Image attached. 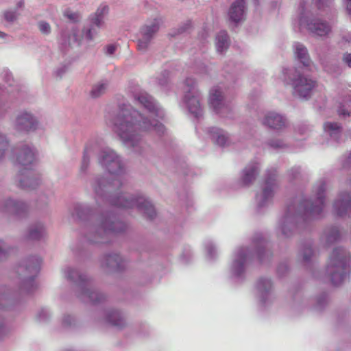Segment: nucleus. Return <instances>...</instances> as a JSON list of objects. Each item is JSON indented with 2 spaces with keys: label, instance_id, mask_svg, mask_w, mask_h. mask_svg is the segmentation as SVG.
Segmentation results:
<instances>
[{
  "label": "nucleus",
  "instance_id": "obj_26",
  "mask_svg": "<svg viewBox=\"0 0 351 351\" xmlns=\"http://www.w3.org/2000/svg\"><path fill=\"white\" fill-rule=\"evenodd\" d=\"M245 6L244 0H237L232 3L228 12L229 19L235 23L242 21L245 15Z\"/></svg>",
  "mask_w": 351,
  "mask_h": 351
},
{
  "label": "nucleus",
  "instance_id": "obj_30",
  "mask_svg": "<svg viewBox=\"0 0 351 351\" xmlns=\"http://www.w3.org/2000/svg\"><path fill=\"white\" fill-rule=\"evenodd\" d=\"M103 143V139L98 136L91 137L86 143L83 155H87L90 156L97 152Z\"/></svg>",
  "mask_w": 351,
  "mask_h": 351
},
{
  "label": "nucleus",
  "instance_id": "obj_47",
  "mask_svg": "<svg viewBox=\"0 0 351 351\" xmlns=\"http://www.w3.org/2000/svg\"><path fill=\"white\" fill-rule=\"evenodd\" d=\"M3 16L5 21L14 22L19 17V13L16 10H6L4 12Z\"/></svg>",
  "mask_w": 351,
  "mask_h": 351
},
{
  "label": "nucleus",
  "instance_id": "obj_6",
  "mask_svg": "<svg viewBox=\"0 0 351 351\" xmlns=\"http://www.w3.org/2000/svg\"><path fill=\"white\" fill-rule=\"evenodd\" d=\"M62 272L64 278L73 285L77 298L83 302L99 304L106 300V295L97 291L91 279L77 268L66 266Z\"/></svg>",
  "mask_w": 351,
  "mask_h": 351
},
{
  "label": "nucleus",
  "instance_id": "obj_11",
  "mask_svg": "<svg viewBox=\"0 0 351 351\" xmlns=\"http://www.w3.org/2000/svg\"><path fill=\"white\" fill-rule=\"evenodd\" d=\"M162 23V18L158 16L147 21L140 27L137 39V49L139 51H147Z\"/></svg>",
  "mask_w": 351,
  "mask_h": 351
},
{
  "label": "nucleus",
  "instance_id": "obj_13",
  "mask_svg": "<svg viewBox=\"0 0 351 351\" xmlns=\"http://www.w3.org/2000/svg\"><path fill=\"white\" fill-rule=\"evenodd\" d=\"M209 104L213 110L222 118L233 119L232 104L225 99L221 88L216 86L210 91Z\"/></svg>",
  "mask_w": 351,
  "mask_h": 351
},
{
  "label": "nucleus",
  "instance_id": "obj_5",
  "mask_svg": "<svg viewBox=\"0 0 351 351\" xmlns=\"http://www.w3.org/2000/svg\"><path fill=\"white\" fill-rule=\"evenodd\" d=\"M252 245L253 250L240 247L234 253L232 261L230 265V275L232 278L242 279L248 264L254 257L256 256L261 262H265L271 256L268 243L261 234L254 235Z\"/></svg>",
  "mask_w": 351,
  "mask_h": 351
},
{
  "label": "nucleus",
  "instance_id": "obj_23",
  "mask_svg": "<svg viewBox=\"0 0 351 351\" xmlns=\"http://www.w3.org/2000/svg\"><path fill=\"white\" fill-rule=\"evenodd\" d=\"M105 321L119 329L124 328L127 324L124 315L119 310L115 308L106 311Z\"/></svg>",
  "mask_w": 351,
  "mask_h": 351
},
{
  "label": "nucleus",
  "instance_id": "obj_33",
  "mask_svg": "<svg viewBox=\"0 0 351 351\" xmlns=\"http://www.w3.org/2000/svg\"><path fill=\"white\" fill-rule=\"evenodd\" d=\"M315 256V252L313 249L312 243L307 242L304 243L300 251L299 256L302 258V262L305 265L311 263Z\"/></svg>",
  "mask_w": 351,
  "mask_h": 351
},
{
  "label": "nucleus",
  "instance_id": "obj_55",
  "mask_svg": "<svg viewBox=\"0 0 351 351\" xmlns=\"http://www.w3.org/2000/svg\"><path fill=\"white\" fill-rule=\"evenodd\" d=\"M74 318L71 315H66L63 318V324L66 326H70L74 322Z\"/></svg>",
  "mask_w": 351,
  "mask_h": 351
},
{
  "label": "nucleus",
  "instance_id": "obj_61",
  "mask_svg": "<svg viewBox=\"0 0 351 351\" xmlns=\"http://www.w3.org/2000/svg\"><path fill=\"white\" fill-rule=\"evenodd\" d=\"M24 5H25L24 0H20L16 3V8L22 9V8H23Z\"/></svg>",
  "mask_w": 351,
  "mask_h": 351
},
{
  "label": "nucleus",
  "instance_id": "obj_25",
  "mask_svg": "<svg viewBox=\"0 0 351 351\" xmlns=\"http://www.w3.org/2000/svg\"><path fill=\"white\" fill-rule=\"evenodd\" d=\"M341 239L339 228L336 226H330L325 228L321 236V241L325 245L329 246Z\"/></svg>",
  "mask_w": 351,
  "mask_h": 351
},
{
  "label": "nucleus",
  "instance_id": "obj_31",
  "mask_svg": "<svg viewBox=\"0 0 351 351\" xmlns=\"http://www.w3.org/2000/svg\"><path fill=\"white\" fill-rule=\"evenodd\" d=\"M340 117L346 118L351 116V90H349L344 96L337 109Z\"/></svg>",
  "mask_w": 351,
  "mask_h": 351
},
{
  "label": "nucleus",
  "instance_id": "obj_9",
  "mask_svg": "<svg viewBox=\"0 0 351 351\" xmlns=\"http://www.w3.org/2000/svg\"><path fill=\"white\" fill-rule=\"evenodd\" d=\"M183 92L182 103L191 114L196 119H199L203 114L201 105L202 95L195 78L192 77L186 78L184 82Z\"/></svg>",
  "mask_w": 351,
  "mask_h": 351
},
{
  "label": "nucleus",
  "instance_id": "obj_2",
  "mask_svg": "<svg viewBox=\"0 0 351 351\" xmlns=\"http://www.w3.org/2000/svg\"><path fill=\"white\" fill-rule=\"evenodd\" d=\"M98 162L110 174L118 176L119 178L108 182L102 176H96L91 182L96 197L116 207L136 208L149 219H153L156 216L154 204L142 193H113L115 189H119L123 185V180L120 176L125 173V164L121 156L112 149L106 147L100 151Z\"/></svg>",
  "mask_w": 351,
  "mask_h": 351
},
{
  "label": "nucleus",
  "instance_id": "obj_50",
  "mask_svg": "<svg viewBox=\"0 0 351 351\" xmlns=\"http://www.w3.org/2000/svg\"><path fill=\"white\" fill-rule=\"evenodd\" d=\"M117 49V45L116 44H109L105 46L103 49L105 55L108 56H110L114 54L115 51Z\"/></svg>",
  "mask_w": 351,
  "mask_h": 351
},
{
  "label": "nucleus",
  "instance_id": "obj_49",
  "mask_svg": "<svg viewBox=\"0 0 351 351\" xmlns=\"http://www.w3.org/2000/svg\"><path fill=\"white\" fill-rule=\"evenodd\" d=\"M301 173V168L298 166L292 167L288 171V176L290 180L297 179Z\"/></svg>",
  "mask_w": 351,
  "mask_h": 351
},
{
  "label": "nucleus",
  "instance_id": "obj_38",
  "mask_svg": "<svg viewBox=\"0 0 351 351\" xmlns=\"http://www.w3.org/2000/svg\"><path fill=\"white\" fill-rule=\"evenodd\" d=\"M108 85L109 84L107 80H102L98 82L93 86L90 95L93 98L99 97L106 92Z\"/></svg>",
  "mask_w": 351,
  "mask_h": 351
},
{
  "label": "nucleus",
  "instance_id": "obj_60",
  "mask_svg": "<svg viewBox=\"0 0 351 351\" xmlns=\"http://www.w3.org/2000/svg\"><path fill=\"white\" fill-rule=\"evenodd\" d=\"M4 331V322L1 315H0V336L3 333Z\"/></svg>",
  "mask_w": 351,
  "mask_h": 351
},
{
  "label": "nucleus",
  "instance_id": "obj_27",
  "mask_svg": "<svg viewBox=\"0 0 351 351\" xmlns=\"http://www.w3.org/2000/svg\"><path fill=\"white\" fill-rule=\"evenodd\" d=\"M109 8L107 5H101L96 12L90 16V21L93 25L100 29L104 25V17L108 13Z\"/></svg>",
  "mask_w": 351,
  "mask_h": 351
},
{
  "label": "nucleus",
  "instance_id": "obj_45",
  "mask_svg": "<svg viewBox=\"0 0 351 351\" xmlns=\"http://www.w3.org/2000/svg\"><path fill=\"white\" fill-rule=\"evenodd\" d=\"M204 246L207 252V256L211 259L214 258L217 254V251L212 241H206L204 243Z\"/></svg>",
  "mask_w": 351,
  "mask_h": 351
},
{
  "label": "nucleus",
  "instance_id": "obj_40",
  "mask_svg": "<svg viewBox=\"0 0 351 351\" xmlns=\"http://www.w3.org/2000/svg\"><path fill=\"white\" fill-rule=\"evenodd\" d=\"M10 147V141L7 136L0 132V161L5 158Z\"/></svg>",
  "mask_w": 351,
  "mask_h": 351
},
{
  "label": "nucleus",
  "instance_id": "obj_57",
  "mask_svg": "<svg viewBox=\"0 0 351 351\" xmlns=\"http://www.w3.org/2000/svg\"><path fill=\"white\" fill-rule=\"evenodd\" d=\"M343 3L346 6L347 14L351 18V0H343Z\"/></svg>",
  "mask_w": 351,
  "mask_h": 351
},
{
  "label": "nucleus",
  "instance_id": "obj_32",
  "mask_svg": "<svg viewBox=\"0 0 351 351\" xmlns=\"http://www.w3.org/2000/svg\"><path fill=\"white\" fill-rule=\"evenodd\" d=\"M319 62L322 65L324 70L329 74L339 76L342 73V68L337 62L327 61L323 58L319 59Z\"/></svg>",
  "mask_w": 351,
  "mask_h": 351
},
{
  "label": "nucleus",
  "instance_id": "obj_59",
  "mask_svg": "<svg viewBox=\"0 0 351 351\" xmlns=\"http://www.w3.org/2000/svg\"><path fill=\"white\" fill-rule=\"evenodd\" d=\"M330 0H316V3L319 8L323 7L325 4H327Z\"/></svg>",
  "mask_w": 351,
  "mask_h": 351
},
{
  "label": "nucleus",
  "instance_id": "obj_37",
  "mask_svg": "<svg viewBox=\"0 0 351 351\" xmlns=\"http://www.w3.org/2000/svg\"><path fill=\"white\" fill-rule=\"evenodd\" d=\"M228 35L226 31H221L216 37V48L218 53H222L229 47Z\"/></svg>",
  "mask_w": 351,
  "mask_h": 351
},
{
  "label": "nucleus",
  "instance_id": "obj_34",
  "mask_svg": "<svg viewBox=\"0 0 351 351\" xmlns=\"http://www.w3.org/2000/svg\"><path fill=\"white\" fill-rule=\"evenodd\" d=\"M99 30L95 25L92 23L89 25L84 26L82 29L81 38L84 39L87 43L93 42L99 34Z\"/></svg>",
  "mask_w": 351,
  "mask_h": 351
},
{
  "label": "nucleus",
  "instance_id": "obj_46",
  "mask_svg": "<svg viewBox=\"0 0 351 351\" xmlns=\"http://www.w3.org/2000/svg\"><path fill=\"white\" fill-rule=\"evenodd\" d=\"M268 145L271 148L279 150L286 147V144L282 140L272 139L268 142Z\"/></svg>",
  "mask_w": 351,
  "mask_h": 351
},
{
  "label": "nucleus",
  "instance_id": "obj_29",
  "mask_svg": "<svg viewBox=\"0 0 351 351\" xmlns=\"http://www.w3.org/2000/svg\"><path fill=\"white\" fill-rule=\"evenodd\" d=\"M46 235V228L41 222H36L32 224L28 230L27 237L31 240H40Z\"/></svg>",
  "mask_w": 351,
  "mask_h": 351
},
{
  "label": "nucleus",
  "instance_id": "obj_14",
  "mask_svg": "<svg viewBox=\"0 0 351 351\" xmlns=\"http://www.w3.org/2000/svg\"><path fill=\"white\" fill-rule=\"evenodd\" d=\"M276 170L269 169L267 172L265 181L260 193L256 195V208L258 211L267 206L274 196V189L276 186Z\"/></svg>",
  "mask_w": 351,
  "mask_h": 351
},
{
  "label": "nucleus",
  "instance_id": "obj_51",
  "mask_svg": "<svg viewBox=\"0 0 351 351\" xmlns=\"http://www.w3.org/2000/svg\"><path fill=\"white\" fill-rule=\"evenodd\" d=\"M64 16L73 22L77 21L80 18L78 13L73 12L70 10H66L64 12Z\"/></svg>",
  "mask_w": 351,
  "mask_h": 351
},
{
  "label": "nucleus",
  "instance_id": "obj_43",
  "mask_svg": "<svg viewBox=\"0 0 351 351\" xmlns=\"http://www.w3.org/2000/svg\"><path fill=\"white\" fill-rule=\"evenodd\" d=\"M191 27V22L190 21H188L186 23L181 25L178 29L172 30L171 32H169V35L173 37L176 36V35L183 34L186 32Z\"/></svg>",
  "mask_w": 351,
  "mask_h": 351
},
{
  "label": "nucleus",
  "instance_id": "obj_20",
  "mask_svg": "<svg viewBox=\"0 0 351 351\" xmlns=\"http://www.w3.org/2000/svg\"><path fill=\"white\" fill-rule=\"evenodd\" d=\"M101 267L107 271H117L123 269L127 260L119 254L112 253L104 256L101 259Z\"/></svg>",
  "mask_w": 351,
  "mask_h": 351
},
{
  "label": "nucleus",
  "instance_id": "obj_52",
  "mask_svg": "<svg viewBox=\"0 0 351 351\" xmlns=\"http://www.w3.org/2000/svg\"><path fill=\"white\" fill-rule=\"evenodd\" d=\"M50 317L49 312L46 309H42L38 312L37 318L40 322H44Z\"/></svg>",
  "mask_w": 351,
  "mask_h": 351
},
{
  "label": "nucleus",
  "instance_id": "obj_48",
  "mask_svg": "<svg viewBox=\"0 0 351 351\" xmlns=\"http://www.w3.org/2000/svg\"><path fill=\"white\" fill-rule=\"evenodd\" d=\"M8 245L2 240H0V260L5 258L9 254Z\"/></svg>",
  "mask_w": 351,
  "mask_h": 351
},
{
  "label": "nucleus",
  "instance_id": "obj_41",
  "mask_svg": "<svg viewBox=\"0 0 351 351\" xmlns=\"http://www.w3.org/2000/svg\"><path fill=\"white\" fill-rule=\"evenodd\" d=\"M90 158L89 156L83 155L79 171V175L80 177H84L87 174L90 166Z\"/></svg>",
  "mask_w": 351,
  "mask_h": 351
},
{
  "label": "nucleus",
  "instance_id": "obj_8",
  "mask_svg": "<svg viewBox=\"0 0 351 351\" xmlns=\"http://www.w3.org/2000/svg\"><path fill=\"white\" fill-rule=\"evenodd\" d=\"M282 80L292 87L293 96L308 99L317 84L309 76L304 75L294 68H285L282 71Z\"/></svg>",
  "mask_w": 351,
  "mask_h": 351
},
{
  "label": "nucleus",
  "instance_id": "obj_63",
  "mask_svg": "<svg viewBox=\"0 0 351 351\" xmlns=\"http://www.w3.org/2000/svg\"><path fill=\"white\" fill-rule=\"evenodd\" d=\"M348 162L351 163V153L350 154L348 158Z\"/></svg>",
  "mask_w": 351,
  "mask_h": 351
},
{
  "label": "nucleus",
  "instance_id": "obj_53",
  "mask_svg": "<svg viewBox=\"0 0 351 351\" xmlns=\"http://www.w3.org/2000/svg\"><path fill=\"white\" fill-rule=\"evenodd\" d=\"M288 269L287 263H281L278 267L277 273L279 276H282L288 271Z\"/></svg>",
  "mask_w": 351,
  "mask_h": 351
},
{
  "label": "nucleus",
  "instance_id": "obj_28",
  "mask_svg": "<svg viewBox=\"0 0 351 351\" xmlns=\"http://www.w3.org/2000/svg\"><path fill=\"white\" fill-rule=\"evenodd\" d=\"M293 48L295 56L300 62L304 66H309L311 61L306 47L302 43H295L293 45Z\"/></svg>",
  "mask_w": 351,
  "mask_h": 351
},
{
  "label": "nucleus",
  "instance_id": "obj_19",
  "mask_svg": "<svg viewBox=\"0 0 351 351\" xmlns=\"http://www.w3.org/2000/svg\"><path fill=\"white\" fill-rule=\"evenodd\" d=\"M36 160V150L33 146L27 144H23L17 148L16 160V162L23 167L24 169L33 165Z\"/></svg>",
  "mask_w": 351,
  "mask_h": 351
},
{
  "label": "nucleus",
  "instance_id": "obj_35",
  "mask_svg": "<svg viewBox=\"0 0 351 351\" xmlns=\"http://www.w3.org/2000/svg\"><path fill=\"white\" fill-rule=\"evenodd\" d=\"M71 34L73 37L74 41L77 42L80 44L82 39L77 37L76 29H72ZM71 40V32H69L66 29H62L60 32V36L59 38L60 44L62 47H66L70 45Z\"/></svg>",
  "mask_w": 351,
  "mask_h": 351
},
{
  "label": "nucleus",
  "instance_id": "obj_18",
  "mask_svg": "<svg viewBox=\"0 0 351 351\" xmlns=\"http://www.w3.org/2000/svg\"><path fill=\"white\" fill-rule=\"evenodd\" d=\"M262 124L271 130L280 132L287 128V119L282 114L274 111L267 112L263 119Z\"/></svg>",
  "mask_w": 351,
  "mask_h": 351
},
{
  "label": "nucleus",
  "instance_id": "obj_24",
  "mask_svg": "<svg viewBox=\"0 0 351 351\" xmlns=\"http://www.w3.org/2000/svg\"><path fill=\"white\" fill-rule=\"evenodd\" d=\"M207 132L212 141L219 146H228L231 143L229 134L220 128L211 127L208 128Z\"/></svg>",
  "mask_w": 351,
  "mask_h": 351
},
{
  "label": "nucleus",
  "instance_id": "obj_62",
  "mask_svg": "<svg viewBox=\"0 0 351 351\" xmlns=\"http://www.w3.org/2000/svg\"><path fill=\"white\" fill-rule=\"evenodd\" d=\"M348 38H347L346 40L350 42L351 41V34H348Z\"/></svg>",
  "mask_w": 351,
  "mask_h": 351
},
{
  "label": "nucleus",
  "instance_id": "obj_54",
  "mask_svg": "<svg viewBox=\"0 0 351 351\" xmlns=\"http://www.w3.org/2000/svg\"><path fill=\"white\" fill-rule=\"evenodd\" d=\"M343 62L349 67H351V53H345L342 56Z\"/></svg>",
  "mask_w": 351,
  "mask_h": 351
},
{
  "label": "nucleus",
  "instance_id": "obj_22",
  "mask_svg": "<svg viewBox=\"0 0 351 351\" xmlns=\"http://www.w3.org/2000/svg\"><path fill=\"white\" fill-rule=\"evenodd\" d=\"M260 172V165L257 162L247 164L241 175V182L243 186H249L254 182Z\"/></svg>",
  "mask_w": 351,
  "mask_h": 351
},
{
  "label": "nucleus",
  "instance_id": "obj_64",
  "mask_svg": "<svg viewBox=\"0 0 351 351\" xmlns=\"http://www.w3.org/2000/svg\"><path fill=\"white\" fill-rule=\"evenodd\" d=\"M5 36V34L0 31V37L3 38Z\"/></svg>",
  "mask_w": 351,
  "mask_h": 351
},
{
  "label": "nucleus",
  "instance_id": "obj_21",
  "mask_svg": "<svg viewBox=\"0 0 351 351\" xmlns=\"http://www.w3.org/2000/svg\"><path fill=\"white\" fill-rule=\"evenodd\" d=\"M256 289L257 296L263 304L270 301L273 290V283L271 279L263 277L259 278Z\"/></svg>",
  "mask_w": 351,
  "mask_h": 351
},
{
  "label": "nucleus",
  "instance_id": "obj_42",
  "mask_svg": "<svg viewBox=\"0 0 351 351\" xmlns=\"http://www.w3.org/2000/svg\"><path fill=\"white\" fill-rule=\"evenodd\" d=\"M170 81V73L168 71H162L159 77H158V84L164 88H168L169 84Z\"/></svg>",
  "mask_w": 351,
  "mask_h": 351
},
{
  "label": "nucleus",
  "instance_id": "obj_58",
  "mask_svg": "<svg viewBox=\"0 0 351 351\" xmlns=\"http://www.w3.org/2000/svg\"><path fill=\"white\" fill-rule=\"evenodd\" d=\"M6 112L5 105L0 101V118H2Z\"/></svg>",
  "mask_w": 351,
  "mask_h": 351
},
{
  "label": "nucleus",
  "instance_id": "obj_56",
  "mask_svg": "<svg viewBox=\"0 0 351 351\" xmlns=\"http://www.w3.org/2000/svg\"><path fill=\"white\" fill-rule=\"evenodd\" d=\"M68 71V66H65V65H63V66H61L60 67H59L56 71V74L58 77H62V75L66 73V72Z\"/></svg>",
  "mask_w": 351,
  "mask_h": 351
},
{
  "label": "nucleus",
  "instance_id": "obj_17",
  "mask_svg": "<svg viewBox=\"0 0 351 351\" xmlns=\"http://www.w3.org/2000/svg\"><path fill=\"white\" fill-rule=\"evenodd\" d=\"M14 125L19 131H34L38 127V121L34 114L24 110L16 115Z\"/></svg>",
  "mask_w": 351,
  "mask_h": 351
},
{
  "label": "nucleus",
  "instance_id": "obj_7",
  "mask_svg": "<svg viewBox=\"0 0 351 351\" xmlns=\"http://www.w3.org/2000/svg\"><path fill=\"white\" fill-rule=\"evenodd\" d=\"M350 253L342 247L332 251L326 267V274L335 286L341 285L348 278L350 272Z\"/></svg>",
  "mask_w": 351,
  "mask_h": 351
},
{
  "label": "nucleus",
  "instance_id": "obj_4",
  "mask_svg": "<svg viewBox=\"0 0 351 351\" xmlns=\"http://www.w3.org/2000/svg\"><path fill=\"white\" fill-rule=\"evenodd\" d=\"M95 213V208L86 203L75 204L71 212L72 217L82 223L80 234L88 243H107L110 234L125 230V224L115 216L108 214L98 216Z\"/></svg>",
  "mask_w": 351,
  "mask_h": 351
},
{
  "label": "nucleus",
  "instance_id": "obj_39",
  "mask_svg": "<svg viewBox=\"0 0 351 351\" xmlns=\"http://www.w3.org/2000/svg\"><path fill=\"white\" fill-rule=\"evenodd\" d=\"M14 302V294L3 291L0 293V309H5L12 305Z\"/></svg>",
  "mask_w": 351,
  "mask_h": 351
},
{
  "label": "nucleus",
  "instance_id": "obj_12",
  "mask_svg": "<svg viewBox=\"0 0 351 351\" xmlns=\"http://www.w3.org/2000/svg\"><path fill=\"white\" fill-rule=\"evenodd\" d=\"M301 16L300 24L306 27L311 34L317 36H326L331 32L330 24L321 19L311 16L306 12L304 6V0L300 3Z\"/></svg>",
  "mask_w": 351,
  "mask_h": 351
},
{
  "label": "nucleus",
  "instance_id": "obj_44",
  "mask_svg": "<svg viewBox=\"0 0 351 351\" xmlns=\"http://www.w3.org/2000/svg\"><path fill=\"white\" fill-rule=\"evenodd\" d=\"M38 28L40 33L44 35H49L51 32V27L50 24L45 21H40L37 24Z\"/></svg>",
  "mask_w": 351,
  "mask_h": 351
},
{
  "label": "nucleus",
  "instance_id": "obj_1",
  "mask_svg": "<svg viewBox=\"0 0 351 351\" xmlns=\"http://www.w3.org/2000/svg\"><path fill=\"white\" fill-rule=\"evenodd\" d=\"M134 101L139 104L148 114L140 113L129 104L119 105V110L112 119L113 131L123 144L138 154H142L145 147L140 132H154L158 136L165 134V126L156 117L162 119L165 111L147 93L140 90L132 93Z\"/></svg>",
  "mask_w": 351,
  "mask_h": 351
},
{
  "label": "nucleus",
  "instance_id": "obj_16",
  "mask_svg": "<svg viewBox=\"0 0 351 351\" xmlns=\"http://www.w3.org/2000/svg\"><path fill=\"white\" fill-rule=\"evenodd\" d=\"M0 209L5 213L19 217L25 216L29 210V205L24 201L8 197L0 203Z\"/></svg>",
  "mask_w": 351,
  "mask_h": 351
},
{
  "label": "nucleus",
  "instance_id": "obj_10",
  "mask_svg": "<svg viewBox=\"0 0 351 351\" xmlns=\"http://www.w3.org/2000/svg\"><path fill=\"white\" fill-rule=\"evenodd\" d=\"M41 258L34 256L23 261L17 267V273L21 280V289L27 293L31 292L34 287V278L40 270Z\"/></svg>",
  "mask_w": 351,
  "mask_h": 351
},
{
  "label": "nucleus",
  "instance_id": "obj_15",
  "mask_svg": "<svg viewBox=\"0 0 351 351\" xmlns=\"http://www.w3.org/2000/svg\"><path fill=\"white\" fill-rule=\"evenodd\" d=\"M16 184L23 189H34L40 183V176L32 169L20 170L15 177Z\"/></svg>",
  "mask_w": 351,
  "mask_h": 351
},
{
  "label": "nucleus",
  "instance_id": "obj_3",
  "mask_svg": "<svg viewBox=\"0 0 351 351\" xmlns=\"http://www.w3.org/2000/svg\"><path fill=\"white\" fill-rule=\"evenodd\" d=\"M326 191V182L320 180L313 186L309 198L303 194L295 196L279 219L277 231L285 238H289L300 228L301 222L321 217L325 207Z\"/></svg>",
  "mask_w": 351,
  "mask_h": 351
},
{
  "label": "nucleus",
  "instance_id": "obj_36",
  "mask_svg": "<svg viewBox=\"0 0 351 351\" xmlns=\"http://www.w3.org/2000/svg\"><path fill=\"white\" fill-rule=\"evenodd\" d=\"M324 130L335 141H339L341 133V127L337 123L327 122L324 124Z\"/></svg>",
  "mask_w": 351,
  "mask_h": 351
}]
</instances>
